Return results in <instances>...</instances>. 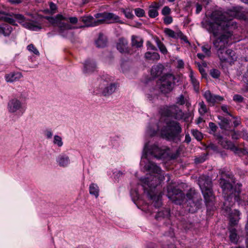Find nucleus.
<instances>
[{"label":"nucleus","mask_w":248,"mask_h":248,"mask_svg":"<svg viewBox=\"0 0 248 248\" xmlns=\"http://www.w3.org/2000/svg\"><path fill=\"white\" fill-rule=\"evenodd\" d=\"M211 18L214 22H202V27L215 37L219 35L213 41V45L217 50L226 49L228 46L230 39L232 35V30L237 27L233 16H230L228 13H222L220 11H214Z\"/></svg>","instance_id":"nucleus-1"},{"label":"nucleus","mask_w":248,"mask_h":248,"mask_svg":"<svg viewBox=\"0 0 248 248\" xmlns=\"http://www.w3.org/2000/svg\"><path fill=\"white\" fill-rule=\"evenodd\" d=\"M146 147L147 145L144 146L140 164L143 166L145 170L153 174L154 177L152 179L148 177L141 178L142 186L148 198L154 202V205L155 207H159L162 204V195L161 193L156 192L155 188L161 181L165 179V176L162 174L161 168L150 160L148 155L145 153Z\"/></svg>","instance_id":"nucleus-2"},{"label":"nucleus","mask_w":248,"mask_h":248,"mask_svg":"<svg viewBox=\"0 0 248 248\" xmlns=\"http://www.w3.org/2000/svg\"><path fill=\"white\" fill-rule=\"evenodd\" d=\"M182 129L179 123L174 121H170L161 130V137L168 140L175 142H180L183 135H181Z\"/></svg>","instance_id":"nucleus-3"},{"label":"nucleus","mask_w":248,"mask_h":248,"mask_svg":"<svg viewBox=\"0 0 248 248\" xmlns=\"http://www.w3.org/2000/svg\"><path fill=\"white\" fill-rule=\"evenodd\" d=\"M199 185L208 209L213 210L215 197L213 194L211 178L207 176H201L199 179Z\"/></svg>","instance_id":"nucleus-4"},{"label":"nucleus","mask_w":248,"mask_h":248,"mask_svg":"<svg viewBox=\"0 0 248 248\" xmlns=\"http://www.w3.org/2000/svg\"><path fill=\"white\" fill-rule=\"evenodd\" d=\"M219 185L222 189L223 193L224 195L225 201L223 203V208L228 203L230 202V200L234 197L235 200H238V196L241 192L242 184L237 183L233 187L232 183L224 179H220Z\"/></svg>","instance_id":"nucleus-5"},{"label":"nucleus","mask_w":248,"mask_h":248,"mask_svg":"<svg viewBox=\"0 0 248 248\" xmlns=\"http://www.w3.org/2000/svg\"><path fill=\"white\" fill-rule=\"evenodd\" d=\"M113 81L114 78L108 75L103 76L98 79V89L102 95L105 96H109L115 91L117 84Z\"/></svg>","instance_id":"nucleus-6"},{"label":"nucleus","mask_w":248,"mask_h":248,"mask_svg":"<svg viewBox=\"0 0 248 248\" xmlns=\"http://www.w3.org/2000/svg\"><path fill=\"white\" fill-rule=\"evenodd\" d=\"M45 18L54 26L59 28V32L62 36L65 37L68 36L67 31L72 29V26L69 24L62 21V20L67 21V18L60 14L57 15L55 17L46 16Z\"/></svg>","instance_id":"nucleus-7"},{"label":"nucleus","mask_w":248,"mask_h":248,"mask_svg":"<svg viewBox=\"0 0 248 248\" xmlns=\"http://www.w3.org/2000/svg\"><path fill=\"white\" fill-rule=\"evenodd\" d=\"M7 110L10 114L18 116L23 115L26 110V107L22 102L17 98H12L7 103Z\"/></svg>","instance_id":"nucleus-8"},{"label":"nucleus","mask_w":248,"mask_h":248,"mask_svg":"<svg viewBox=\"0 0 248 248\" xmlns=\"http://www.w3.org/2000/svg\"><path fill=\"white\" fill-rule=\"evenodd\" d=\"M175 78L171 74H166L162 76L158 82L160 92L163 93L170 92L173 88Z\"/></svg>","instance_id":"nucleus-9"},{"label":"nucleus","mask_w":248,"mask_h":248,"mask_svg":"<svg viewBox=\"0 0 248 248\" xmlns=\"http://www.w3.org/2000/svg\"><path fill=\"white\" fill-rule=\"evenodd\" d=\"M201 201V198L196 197L195 190L191 188L186 194L184 202H188L187 206H189L188 210L189 212L193 213L196 212L200 208Z\"/></svg>","instance_id":"nucleus-10"},{"label":"nucleus","mask_w":248,"mask_h":248,"mask_svg":"<svg viewBox=\"0 0 248 248\" xmlns=\"http://www.w3.org/2000/svg\"><path fill=\"white\" fill-rule=\"evenodd\" d=\"M167 195L169 199L177 204L180 205L185 201V194L181 190L172 185L168 186Z\"/></svg>","instance_id":"nucleus-11"},{"label":"nucleus","mask_w":248,"mask_h":248,"mask_svg":"<svg viewBox=\"0 0 248 248\" xmlns=\"http://www.w3.org/2000/svg\"><path fill=\"white\" fill-rule=\"evenodd\" d=\"M214 136L217 140L218 143L224 148L230 149L239 155H248V151L246 149L236 147L231 141L226 140L219 134H214Z\"/></svg>","instance_id":"nucleus-12"},{"label":"nucleus","mask_w":248,"mask_h":248,"mask_svg":"<svg viewBox=\"0 0 248 248\" xmlns=\"http://www.w3.org/2000/svg\"><path fill=\"white\" fill-rule=\"evenodd\" d=\"M161 113L163 116L170 117L177 120L185 119L184 113L175 105L163 107L161 109Z\"/></svg>","instance_id":"nucleus-13"},{"label":"nucleus","mask_w":248,"mask_h":248,"mask_svg":"<svg viewBox=\"0 0 248 248\" xmlns=\"http://www.w3.org/2000/svg\"><path fill=\"white\" fill-rule=\"evenodd\" d=\"M147 145L145 154L148 155V157L150 156L157 159H162L164 157L165 151L160 148L156 144H153L149 146L148 143L145 144L144 146Z\"/></svg>","instance_id":"nucleus-14"},{"label":"nucleus","mask_w":248,"mask_h":248,"mask_svg":"<svg viewBox=\"0 0 248 248\" xmlns=\"http://www.w3.org/2000/svg\"><path fill=\"white\" fill-rule=\"evenodd\" d=\"M218 58L221 62H232L237 60V56L232 49H222L217 52Z\"/></svg>","instance_id":"nucleus-15"},{"label":"nucleus","mask_w":248,"mask_h":248,"mask_svg":"<svg viewBox=\"0 0 248 248\" xmlns=\"http://www.w3.org/2000/svg\"><path fill=\"white\" fill-rule=\"evenodd\" d=\"M232 204L230 202L228 203V204L226 205L225 207V208L222 207L223 210H224L226 214L230 215V226H233L237 224L239 219H240V213L238 210H234L233 211L231 212V206H232Z\"/></svg>","instance_id":"nucleus-16"},{"label":"nucleus","mask_w":248,"mask_h":248,"mask_svg":"<svg viewBox=\"0 0 248 248\" xmlns=\"http://www.w3.org/2000/svg\"><path fill=\"white\" fill-rule=\"evenodd\" d=\"M203 96L205 98L206 101L212 106H214L216 103H219L223 100V98L222 97L213 94L209 90L204 92Z\"/></svg>","instance_id":"nucleus-17"},{"label":"nucleus","mask_w":248,"mask_h":248,"mask_svg":"<svg viewBox=\"0 0 248 248\" xmlns=\"http://www.w3.org/2000/svg\"><path fill=\"white\" fill-rule=\"evenodd\" d=\"M80 20L84 24V25L81 27H95L100 25V23L101 22V20L95 19L91 16H81L80 18Z\"/></svg>","instance_id":"nucleus-18"},{"label":"nucleus","mask_w":248,"mask_h":248,"mask_svg":"<svg viewBox=\"0 0 248 248\" xmlns=\"http://www.w3.org/2000/svg\"><path fill=\"white\" fill-rule=\"evenodd\" d=\"M23 26L33 31H38L42 28V23L36 20L27 21L23 23Z\"/></svg>","instance_id":"nucleus-19"},{"label":"nucleus","mask_w":248,"mask_h":248,"mask_svg":"<svg viewBox=\"0 0 248 248\" xmlns=\"http://www.w3.org/2000/svg\"><path fill=\"white\" fill-rule=\"evenodd\" d=\"M99 20H101V22L100 25L103 24L106 21H109V23L118 22L120 23H123L120 20V17L112 13L104 12V19H100Z\"/></svg>","instance_id":"nucleus-20"},{"label":"nucleus","mask_w":248,"mask_h":248,"mask_svg":"<svg viewBox=\"0 0 248 248\" xmlns=\"http://www.w3.org/2000/svg\"><path fill=\"white\" fill-rule=\"evenodd\" d=\"M83 71L85 74H90L94 72L96 69L95 62L91 59H87L83 63Z\"/></svg>","instance_id":"nucleus-21"},{"label":"nucleus","mask_w":248,"mask_h":248,"mask_svg":"<svg viewBox=\"0 0 248 248\" xmlns=\"http://www.w3.org/2000/svg\"><path fill=\"white\" fill-rule=\"evenodd\" d=\"M128 42L124 38H121L118 40L117 44V48L122 53H130V50L128 47Z\"/></svg>","instance_id":"nucleus-22"},{"label":"nucleus","mask_w":248,"mask_h":248,"mask_svg":"<svg viewBox=\"0 0 248 248\" xmlns=\"http://www.w3.org/2000/svg\"><path fill=\"white\" fill-rule=\"evenodd\" d=\"M217 118L219 120L218 124L221 129L226 131H232L231 122L230 120L221 116H218Z\"/></svg>","instance_id":"nucleus-23"},{"label":"nucleus","mask_w":248,"mask_h":248,"mask_svg":"<svg viewBox=\"0 0 248 248\" xmlns=\"http://www.w3.org/2000/svg\"><path fill=\"white\" fill-rule=\"evenodd\" d=\"M22 77L20 72H11L5 76V80L7 82H13L19 80Z\"/></svg>","instance_id":"nucleus-24"},{"label":"nucleus","mask_w":248,"mask_h":248,"mask_svg":"<svg viewBox=\"0 0 248 248\" xmlns=\"http://www.w3.org/2000/svg\"><path fill=\"white\" fill-rule=\"evenodd\" d=\"M229 233V239L232 243L237 244L239 237L236 232V230L233 226H230L228 228Z\"/></svg>","instance_id":"nucleus-25"},{"label":"nucleus","mask_w":248,"mask_h":248,"mask_svg":"<svg viewBox=\"0 0 248 248\" xmlns=\"http://www.w3.org/2000/svg\"><path fill=\"white\" fill-rule=\"evenodd\" d=\"M56 161L60 166L66 167L70 163V159L67 155L61 154L57 157Z\"/></svg>","instance_id":"nucleus-26"},{"label":"nucleus","mask_w":248,"mask_h":248,"mask_svg":"<svg viewBox=\"0 0 248 248\" xmlns=\"http://www.w3.org/2000/svg\"><path fill=\"white\" fill-rule=\"evenodd\" d=\"M0 20H3L13 25H17L16 21L12 17L11 15L1 11H0Z\"/></svg>","instance_id":"nucleus-27"},{"label":"nucleus","mask_w":248,"mask_h":248,"mask_svg":"<svg viewBox=\"0 0 248 248\" xmlns=\"http://www.w3.org/2000/svg\"><path fill=\"white\" fill-rule=\"evenodd\" d=\"M13 30L12 27L9 24L3 23L0 25V33L5 36H9Z\"/></svg>","instance_id":"nucleus-28"},{"label":"nucleus","mask_w":248,"mask_h":248,"mask_svg":"<svg viewBox=\"0 0 248 248\" xmlns=\"http://www.w3.org/2000/svg\"><path fill=\"white\" fill-rule=\"evenodd\" d=\"M189 77L190 78V81L192 83L194 90L196 92H198L200 89V83L197 79L194 72L191 70L189 73Z\"/></svg>","instance_id":"nucleus-29"},{"label":"nucleus","mask_w":248,"mask_h":248,"mask_svg":"<svg viewBox=\"0 0 248 248\" xmlns=\"http://www.w3.org/2000/svg\"><path fill=\"white\" fill-rule=\"evenodd\" d=\"M163 69L164 66L161 64L154 65L151 69V75L154 77L159 76L162 73Z\"/></svg>","instance_id":"nucleus-30"},{"label":"nucleus","mask_w":248,"mask_h":248,"mask_svg":"<svg viewBox=\"0 0 248 248\" xmlns=\"http://www.w3.org/2000/svg\"><path fill=\"white\" fill-rule=\"evenodd\" d=\"M107 44V39L106 37L102 33H99L97 40L95 41V44L98 47H104L106 46Z\"/></svg>","instance_id":"nucleus-31"},{"label":"nucleus","mask_w":248,"mask_h":248,"mask_svg":"<svg viewBox=\"0 0 248 248\" xmlns=\"http://www.w3.org/2000/svg\"><path fill=\"white\" fill-rule=\"evenodd\" d=\"M164 32L168 36L174 39L178 38V36L181 35V31H177L175 32L173 30L169 28L165 29Z\"/></svg>","instance_id":"nucleus-32"},{"label":"nucleus","mask_w":248,"mask_h":248,"mask_svg":"<svg viewBox=\"0 0 248 248\" xmlns=\"http://www.w3.org/2000/svg\"><path fill=\"white\" fill-rule=\"evenodd\" d=\"M131 44L133 46L140 47L143 45V40L139 36L133 35L131 39Z\"/></svg>","instance_id":"nucleus-33"},{"label":"nucleus","mask_w":248,"mask_h":248,"mask_svg":"<svg viewBox=\"0 0 248 248\" xmlns=\"http://www.w3.org/2000/svg\"><path fill=\"white\" fill-rule=\"evenodd\" d=\"M99 188L97 184L92 183L89 186V193L96 198L99 196Z\"/></svg>","instance_id":"nucleus-34"},{"label":"nucleus","mask_w":248,"mask_h":248,"mask_svg":"<svg viewBox=\"0 0 248 248\" xmlns=\"http://www.w3.org/2000/svg\"><path fill=\"white\" fill-rule=\"evenodd\" d=\"M159 8V5L155 3L154 6H150L148 11V15L151 18H155L158 15L157 9Z\"/></svg>","instance_id":"nucleus-35"},{"label":"nucleus","mask_w":248,"mask_h":248,"mask_svg":"<svg viewBox=\"0 0 248 248\" xmlns=\"http://www.w3.org/2000/svg\"><path fill=\"white\" fill-rule=\"evenodd\" d=\"M146 59L151 61H158L160 59V55L157 52H147L145 54Z\"/></svg>","instance_id":"nucleus-36"},{"label":"nucleus","mask_w":248,"mask_h":248,"mask_svg":"<svg viewBox=\"0 0 248 248\" xmlns=\"http://www.w3.org/2000/svg\"><path fill=\"white\" fill-rule=\"evenodd\" d=\"M155 41L160 51L164 55L167 54L168 50L164 44L158 38H156Z\"/></svg>","instance_id":"nucleus-37"},{"label":"nucleus","mask_w":248,"mask_h":248,"mask_svg":"<svg viewBox=\"0 0 248 248\" xmlns=\"http://www.w3.org/2000/svg\"><path fill=\"white\" fill-rule=\"evenodd\" d=\"M170 215V210L168 209H164L157 213L155 216V218L158 219L159 217H168Z\"/></svg>","instance_id":"nucleus-38"},{"label":"nucleus","mask_w":248,"mask_h":248,"mask_svg":"<svg viewBox=\"0 0 248 248\" xmlns=\"http://www.w3.org/2000/svg\"><path fill=\"white\" fill-rule=\"evenodd\" d=\"M199 112L201 115H204L208 111V108L203 101L199 103Z\"/></svg>","instance_id":"nucleus-39"},{"label":"nucleus","mask_w":248,"mask_h":248,"mask_svg":"<svg viewBox=\"0 0 248 248\" xmlns=\"http://www.w3.org/2000/svg\"><path fill=\"white\" fill-rule=\"evenodd\" d=\"M53 142L54 145H56L59 147H61L63 145L62 137L57 135L54 136Z\"/></svg>","instance_id":"nucleus-40"},{"label":"nucleus","mask_w":248,"mask_h":248,"mask_svg":"<svg viewBox=\"0 0 248 248\" xmlns=\"http://www.w3.org/2000/svg\"><path fill=\"white\" fill-rule=\"evenodd\" d=\"M121 11L123 13V14L124 15L125 17L128 19H132L134 17V15L132 13V11L129 9V8H126V9H121Z\"/></svg>","instance_id":"nucleus-41"},{"label":"nucleus","mask_w":248,"mask_h":248,"mask_svg":"<svg viewBox=\"0 0 248 248\" xmlns=\"http://www.w3.org/2000/svg\"><path fill=\"white\" fill-rule=\"evenodd\" d=\"M192 135L198 140H201L202 138V134L197 129L191 130Z\"/></svg>","instance_id":"nucleus-42"},{"label":"nucleus","mask_w":248,"mask_h":248,"mask_svg":"<svg viewBox=\"0 0 248 248\" xmlns=\"http://www.w3.org/2000/svg\"><path fill=\"white\" fill-rule=\"evenodd\" d=\"M27 49L34 53V54L39 56L40 55V53L37 49L34 46L33 44H30L27 46Z\"/></svg>","instance_id":"nucleus-43"},{"label":"nucleus","mask_w":248,"mask_h":248,"mask_svg":"<svg viewBox=\"0 0 248 248\" xmlns=\"http://www.w3.org/2000/svg\"><path fill=\"white\" fill-rule=\"evenodd\" d=\"M202 50L207 56L211 55V47L208 44L203 46Z\"/></svg>","instance_id":"nucleus-44"},{"label":"nucleus","mask_w":248,"mask_h":248,"mask_svg":"<svg viewBox=\"0 0 248 248\" xmlns=\"http://www.w3.org/2000/svg\"><path fill=\"white\" fill-rule=\"evenodd\" d=\"M13 16L14 18L18 21L19 23L22 24V26L23 23L26 21L24 16L21 14H14L13 15Z\"/></svg>","instance_id":"nucleus-45"},{"label":"nucleus","mask_w":248,"mask_h":248,"mask_svg":"<svg viewBox=\"0 0 248 248\" xmlns=\"http://www.w3.org/2000/svg\"><path fill=\"white\" fill-rule=\"evenodd\" d=\"M135 13L138 17H143L145 15L144 10L140 8H136L135 9Z\"/></svg>","instance_id":"nucleus-46"},{"label":"nucleus","mask_w":248,"mask_h":248,"mask_svg":"<svg viewBox=\"0 0 248 248\" xmlns=\"http://www.w3.org/2000/svg\"><path fill=\"white\" fill-rule=\"evenodd\" d=\"M210 75L213 78H217L220 76V72L217 69H213L210 70Z\"/></svg>","instance_id":"nucleus-47"},{"label":"nucleus","mask_w":248,"mask_h":248,"mask_svg":"<svg viewBox=\"0 0 248 248\" xmlns=\"http://www.w3.org/2000/svg\"><path fill=\"white\" fill-rule=\"evenodd\" d=\"M176 103L179 105H184L185 103V97L183 94L180 95L176 98Z\"/></svg>","instance_id":"nucleus-48"},{"label":"nucleus","mask_w":248,"mask_h":248,"mask_svg":"<svg viewBox=\"0 0 248 248\" xmlns=\"http://www.w3.org/2000/svg\"><path fill=\"white\" fill-rule=\"evenodd\" d=\"M158 130V126H156V129L152 130L151 127H149L147 130V132L151 136L155 135L156 132Z\"/></svg>","instance_id":"nucleus-49"},{"label":"nucleus","mask_w":248,"mask_h":248,"mask_svg":"<svg viewBox=\"0 0 248 248\" xmlns=\"http://www.w3.org/2000/svg\"><path fill=\"white\" fill-rule=\"evenodd\" d=\"M170 13V9L168 6H165L161 11L162 14L164 16H168Z\"/></svg>","instance_id":"nucleus-50"},{"label":"nucleus","mask_w":248,"mask_h":248,"mask_svg":"<svg viewBox=\"0 0 248 248\" xmlns=\"http://www.w3.org/2000/svg\"><path fill=\"white\" fill-rule=\"evenodd\" d=\"M164 22L165 24L168 25L172 22L173 19L171 16H167L164 18Z\"/></svg>","instance_id":"nucleus-51"},{"label":"nucleus","mask_w":248,"mask_h":248,"mask_svg":"<svg viewBox=\"0 0 248 248\" xmlns=\"http://www.w3.org/2000/svg\"><path fill=\"white\" fill-rule=\"evenodd\" d=\"M209 126L212 132L213 133H215L217 128V127L216 124L213 122H210L209 123Z\"/></svg>","instance_id":"nucleus-52"},{"label":"nucleus","mask_w":248,"mask_h":248,"mask_svg":"<svg viewBox=\"0 0 248 248\" xmlns=\"http://www.w3.org/2000/svg\"><path fill=\"white\" fill-rule=\"evenodd\" d=\"M232 131H230L231 132H232V138L233 140H238L239 139L240 136L238 132L234 131L233 129H232Z\"/></svg>","instance_id":"nucleus-53"},{"label":"nucleus","mask_w":248,"mask_h":248,"mask_svg":"<svg viewBox=\"0 0 248 248\" xmlns=\"http://www.w3.org/2000/svg\"><path fill=\"white\" fill-rule=\"evenodd\" d=\"M49 6H50V11H51V14H54L55 12H56V10L57 9V6L55 4H54V3L51 2H50L49 3Z\"/></svg>","instance_id":"nucleus-54"},{"label":"nucleus","mask_w":248,"mask_h":248,"mask_svg":"<svg viewBox=\"0 0 248 248\" xmlns=\"http://www.w3.org/2000/svg\"><path fill=\"white\" fill-rule=\"evenodd\" d=\"M233 100L238 102H241L243 101V97L239 94H235L233 96Z\"/></svg>","instance_id":"nucleus-55"},{"label":"nucleus","mask_w":248,"mask_h":248,"mask_svg":"<svg viewBox=\"0 0 248 248\" xmlns=\"http://www.w3.org/2000/svg\"><path fill=\"white\" fill-rule=\"evenodd\" d=\"M242 80L245 83H246L247 85H248V69L244 73Z\"/></svg>","instance_id":"nucleus-56"},{"label":"nucleus","mask_w":248,"mask_h":248,"mask_svg":"<svg viewBox=\"0 0 248 248\" xmlns=\"http://www.w3.org/2000/svg\"><path fill=\"white\" fill-rule=\"evenodd\" d=\"M147 48L153 50H156L157 49L150 41L147 42Z\"/></svg>","instance_id":"nucleus-57"},{"label":"nucleus","mask_w":248,"mask_h":248,"mask_svg":"<svg viewBox=\"0 0 248 248\" xmlns=\"http://www.w3.org/2000/svg\"><path fill=\"white\" fill-rule=\"evenodd\" d=\"M221 110L227 114L231 116V114L228 110V107L226 105H223L221 107Z\"/></svg>","instance_id":"nucleus-58"},{"label":"nucleus","mask_w":248,"mask_h":248,"mask_svg":"<svg viewBox=\"0 0 248 248\" xmlns=\"http://www.w3.org/2000/svg\"><path fill=\"white\" fill-rule=\"evenodd\" d=\"M52 135L53 133L51 130H46L45 131V136L47 139H51Z\"/></svg>","instance_id":"nucleus-59"},{"label":"nucleus","mask_w":248,"mask_h":248,"mask_svg":"<svg viewBox=\"0 0 248 248\" xmlns=\"http://www.w3.org/2000/svg\"><path fill=\"white\" fill-rule=\"evenodd\" d=\"M180 38L182 40L184 41L186 43H189V42L186 36H185L183 33L181 32V35L178 36V38Z\"/></svg>","instance_id":"nucleus-60"},{"label":"nucleus","mask_w":248,"mask_h":248,"mask_svg":"<svg viewBox=\"0 0 248 248\" xmlns=\"http://www.w3.org/2000/svg\"><path fill=\"white\" fill-rule=\"evenodd\" d=\"M205 161V158L203 157L196 158L195 161L196 163H201Z\"/></svg>","instance_id":"nucleus-61"},{"label":"nucleus","mask_w":248,"mask_h":248,"mask_svg":"<svg viewBox=\"0 0 248 248\" xmlns=\"http://www.w3.org/2000/svg\"><path fill=\"white\" fill-rule=\"evenodd\" d=\"M196 6V14H199V13H200V12H201V11L202 10V6L199 3H197Z\"/></svg>","instance_id":"nucleus-62"},{"label":"nucleus","mask_w":248,"mask_h":248,"mask_svg":"<svg viewBox=\"0 0 248 248\" xmlns=\"http://www.w3.org/2000/svg\"><path fill=\"white\" fill-rule=\"evenodd\" d=\"M70 23L72 24H76L78 22V19L76 17H71L69 18Z\"/></svg>","instance_id":"nucleus-63"},{"label":"nucleus","mask_w":248,"mask_h":248,"mask_svg":"<svg viewBox=\"0 0 248 248\" xmlns=\"http://www.w3.org/2000/svg\"><path fill=\"white\" fill-rule=\"evenodd\" d=\"M104 12L102 13H97L94 15V17L95 18H99L104 19Z\"/></svg>","instance_id":"nucleus-64"}]
</instances>
